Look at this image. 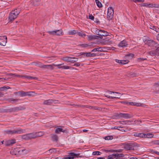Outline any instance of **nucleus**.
<instances>
[{"label":"nucleus","mask_w":159,"mask_h":159,"mask_svg":"<svg viewBox=\"0 0 159 159\" xmlns=\"http://www.w3.org/2000/svg\"><path fill=\"white\" fill-rule=\"evenodd\" d=\"M8 101L11 102L12 103H14L16 102H17L19 100L18 99H15L13 98H10L8 99Z\"/></svg>","instance_id":"obj_29"},{"label":"nucleus","mask_w":159,"mask_h":159,"mask_svg":"<svg viewBox=\"0 0 159 159\" xmlns=\"http://www.w3.org/2000/svg\"><path fill=\"white\" fill-rule=\"evenodd\" d=\"M16 143L15 139H12L8 140L5 142V144L6 146L12 145Z\"/></svg>","instance_id":"obj_11"},{"label":"nucleus","mask_w":159,"mask_h":159,"mask_svg":"<svg viewBox=\"0 0 159 159\" xmlns=\"http://www.w3.org/2000/svg\"><path fill=\"white\" fill-rule=\"evenodd\" d=\"M103 51V49L101 47H99L97 48H95L91 51L92 52H102Z\"/></svg>","instance_id":"obj_27"},{"label":"nucleus","mask_w":159,"mask_h":159,"mask_svg":"<svg viewBox=\"0 0 159 159\" xmlns=\"http://www.w3.org/2000/svg\"><path fill=\"white\" fill-rule=\"evenodd\" d=\"M109 33L107 31L102 30H99L97 32V34L100 36L99 37H101L102 39V36H106L108 35Z\"/></svg>","instance_id":"obj_9"},{"label":"nucleus","mask_w":159,"mask_h":159,"mask_svg":"<svg viewBox=\"0 0 159 159\" xmlns=\"http://www.w3.org/2000/svg\"><path fill=\"white\" fill-rule=\"evenodd\" d=\"M152 143L155 145H159V140L153 141Z\"/></svg>","instance_id":"obj_48"},{"label":"nucleus","mask_w":159,"mask_h":159,"mask_svg":"<svg viewBox=\"0 0 159 159\" xmlns=\"http://www.w3.org/2000/svg\"><path fill=\"white\" fill-rule=\"evenodd\" d=\"M122 128V127H121L120 126H118L117 127H114L111 128V129H117L119 130H121V129Z\"/></svg>","instance_id":"obj_51"},{"label":"nucleus","mask_w":159,"mask_h":159,"mask_svg":"<svg viewBox=\"0 0 159 159\" xmlns=\"http://www.w3.org/2000/svg\"><path fill=\"white\" fill-rule=\"evenodd\" d=\"M41 0H33V3L35 6H37L39 4Z\"/></svg>","instance_id":"obj_33"},{"label":"nucleus","mask_w":159,"mask_h":159,"mask_svg":"<svg viewBox=\"0 0 159 159\" xmlns=\"http://www.w3.org/2000/svg\"><path fill=\"white\" fill-rule=\"evenodd\" d=\"M121 62L120 64L121 65H124L128 63L129 61L128 60H121Z\"/></svg>","instance_id":"obj_40"},{"label":"nucleus","mask_w":159,"mask_h":159,"mask_svg":"<svg viewBox=\"0 0 159 159\" xmlns=\"http://www.w3.org/2000/svg\"><path fill=\"white\" fill-rule=\"evenodd\" d=\"M95 1L98 7L101 8L102 7V4L98 0H95Z\"/></svg>","instance_id":"obj_31"},{"label":"nucleus","mask_w":159,"mask_h":159,"mask_svg":"<svg viewBox=\"0 0 159 159\" xmlns=\"http://www.w3.org/2000/svg\"><path fill=\"white\" fill-rule=\"evenodd\" d=\"M104 151L106 152H115L116 151V150H114V149H105L104 150Z\"/></svg>","instance_id":"obj_42"},{"label":"nucleus","mask_w":159,"mask_h":159,"mask_svg":"<svg viewBox=\"0 0 159 159\" xmlns=\"http://www.w3.org/2000/svg\"><path fill=\"white\" fill-rule=\"evenodd\" d=\"M102 153L99 151H94L92 153V155H100Z\"/></svg>","instance_id":"obj_38"},{"label":"nucleus","mask_w":159,"mask_h":159,"mask_svg":"<svg viewBox=\"0 0 159 159\" xmlns=\"http://www.w3.org/2000/svg\"><path fill=\"white\" fill-rule=\"evenodd\" d=\"M25 129H17L13 130L7 129L4 131L5 134L14 135L16 134H21L25 133Z\"/></svg>","instance_id":"obj_1"},{"label":"nucleus","mask_w":159,"mask_h":159,"mask_svg":"<svg viewBox=\"0 0 159 159\" xmlns=\"http://www.w3.org/2000/svg\"><path fill=\"white\" fill-rule=\"evenodd\" d=\"M145 138H152L154 135L153 134L151 133L145 134Z\"/></svg>","instance_id":"obj_36"},{"label":"nucleus","mask_w":159,"mask_h":159,"mask_svg":"<svg viewBox=\"0 0 159 159\" xmlns=\"http://www.w3.org/2000/svg\"><path fill=\"white\" fill-rule=\"evenodd\" d=\"M79 46H80L81 47L84 48H89V47L91 46V45L87 44L82 43L80 44Z\"/></svg>","instance_id":"obj_30"},{"label":"nucleus","mask_w":159,"mask_h":159,"mask_svg":"<svg viewBox=\"0 0 159 159\" xmlns=\"http://www.w3.org/2000/svg\"><path fill=\"white\" fill-rule=\"evenodd\" d=\"M21 78L25 79H28L29 80H31L32 79L33 80H37V77H32L31 76L26 75H22L21 76Z\"/></svg>","instance_id":"obj_15"},{"label":"nucleus","mask_w":159,"mask_h":159,"mask_svg":"<svg viewBox=\"0 0 159 159\" xmlns=\"http://www.w3.org/2000/svg\"><path fill=\"white\" fill-rule=\"evenodd\" d=\"M52 140L53 141H57L58 139V136L54 134H51Z\"/></svg>","instance_id":"obj_24"},{"label":"nucleus","mask_w":159,"mask_h":159,"mask_svg":"<svg viewBox=\"0 0 159 159\" xmlns=\"http://www.w3.org/2000/svg\"><path fill=\"white\" fill-rule=\"evenodd\" d=\"M28 138H29V139H34L35 138L34 132H33L31 133L28 134Z\"/></svg>","instance_id":"obj_25"},{"label":"nucleus","mask_w":159,"mask_h":159,"mask_svg":"<svg viewBox=\"0 0 159 159\" xmlns=\"http://www.w3.org/2000/svg\"><path fill=\"white\" fill-rule=\"evenodd\" d=\"M35 135V138L42 136L43 135V133L41 132L34 133Z\"/></svg>","instance_id":"obj_32"},{"label":"nucleus","mask_w":159,"mask_h":159,"mask_svg":"<svg viewBox=\"0 0 159 159\" xmlns=\"http://www.w3.org/2000/svg\"><path fill=\"white\" fill-rule=\"evenodd\" d=\"M14 94L16 95H18L20 97H25L27 96H35V93L34 92L24 91L22 90L15 92Z\"/></svg>","instance_id":"obj_2"},{"label":"nucleus","mask_w":159,"mask_h":159,"mask_svg":"<svg viewBox=\"0 0 159 159\" xmlns=\"http://www.w3.org/2000/svg\"><path fill=\"white\" fill-rule=\"evenodd\" d=\"M22 138L23 139L26 140H28L29 139V138H28V134H26L25 135H23L22 136Z\"/></svg>","instance_id":"obj_41"},{"label":"nucleus","mask_w":159,"mask_h":159,"mask_svg":"<svg viewBox=\"0 0 159 159\" xmlns=\"http://www.w3.org/2000/svg\"><path fill=\"white\" fill-rule=\"evenodd\" d=\"M145 134L136 132L134 134V136L135 137H139V138H145Z\"/></svg>","instance_id":"obj_16"},{"label":"nucleus","mask_w":159,"mask_h":159,"mask_svg":"<svg viewBox=\"0 0 159 159\" xmlns=\"http://www.w3.org/2000/svg\"><path fill=\"white\" fill-rule=\"evenodd\" d=\"M56 149H50L49 150V152H50L51 153H54L56 152Z\"/></svg>","instance_id":"obj_56"},{"label":"nucleus","mask_w":159,"mask_h":159,"mask_svg":"<svg viewBox=\"0 0 159 159\" xmlns=\"http://www.w3.org/2000/svg\"><path fill=\"white\" fill-rule=\"evenodd\" d=\"M107 93H109V94H111L112 93H116L117 94H120V93H119L116 92H113L112 91H108Z\"/></svg>","instance_id":"obj_61"},{"label":"nucleus","mask_w":159,"mask_h":159,"mask_svg":"<svg viewBox=\"0 0 159 159\" xmlns=\"http://www.w3.org/2000/svg\"><path fill=\"white\" fill-rule=\"evenodd\" d=\"M94 22L97 24H100V22L99 21L98 19L96 18H95V20L94 19Z\"/></svg>","instance_id":"obj_60"},{"label":"nucleus","mask_w":159,"mask_h":159,"mask_svg":"<svg viewBox=\"0 0 159 159\" xmlns=\"http://www.w3.org/2000/svg\"><path fill=\"white\" fill-rule=\"evenodd\" d=\"M113 139V137L111 136H108L105 137V139L106 140H111Z\"/></svg>","instance_id":"obj_43"},{"label":"nucleus","mask_w":159,"mask_h":159,"mask_svg":"<svg viewBox=\"0 0 159 159\" xmlns=\"http://www.w3.org/2000/svg\"><path fill=\"white\" fill-rule=\"evenodd\" d=\"M74 106L75 107H85V106L84 105H74Z\"/></svg>","instance_id":"obj_59"},{"label":"nucleus","mask_w":159,"mask_h":159,"mask_svg":"<svg viewBox=\"0 0 159 159\" xmlns=\"http://www.w3.org/2000/svg\"><path fill=\"white\" fill-rule=\"evenodd\" d=\"M66 130H63V129L61 128H57L55 130V133L56 134H60V133L61 132L63 133L66 132Z\"/></svg>","instance_id":"obj_20"},{"label":"nucleus","mask_w":159,"mask_h":159,"mask_svg":"<svg viewBox=\"0 0 159 159\" xmlns=\"http://www.w3.org/2000/svg\"><path fill=\"white\" fill-rule=\"evenodd\" d=\"M138 60H139V61H143L144 60H147V59H146V58L144 59V58H141L140 57V58H138Z\"/></svg>","instance_id":"obj_63"},{"label":"nucleus","mask_w":159,"mask_h":159,"mask_svg":"<svg viewBox=\"0 0 159 159\" xmlns=\"http://www.w3.org/2000/svg\"><path fill=\"white\" fill-rule=\"evenodd\" d=\"M152 3H149L148 4L147 3H142L141 4V7H144L148 8H152Z\"/></svg>","instance_id":"obj_19"},{"label":"nucleus","mask_w":159,"mask_h":159,"mask_svg":"<svg viewBox=\"0 0 159 159\" xmlns=\"http://www.w3.org/2000/svg\"><path fill=\"white\" fill-rule=\"evenodd\" d=\"M135 146L136 145L134 143H128L124 145V148L127 150H133L134 149V148Z\"/></svg>","instance_id":"obj_6"},{"label":"nucleus","mask_w":159,"mask_h":159,"mask_svg":"<svg viewBox=\"0 0 159 159\" xmlns=\"http://www.w3.org/2000/svg\"><path fill=\"white\" fill-rule=\"evenodd\" d=\"M59 68H62L65 69H70V66H62L60 67H58Z\"/></svg>","instance_id":"obj_47"},{"label":"nucleus","mask_w":159,"mask_h":159,"mask_svg":"<svg viewBox=\"0 0 159 159\" xmlns=\"http://www.w3.org/2000/svg\"><path fill=\"white\" fill-rule=\"evenodd\" d=\"M48 33L51 35H55L56 34L55 30L52 31H48Z\"/></svg>","instance_id":"obj_52"},{"label":"nucleus","mask_w":159,"mask_h":159,"mask_svg":"<svg viewBox=\"0 0 159 159\" xmlns=\"http://www.w3.org/2000/svg\"><path fill=\"white\" fill-rule=\"evenodd\" d=\"M40 67L41 68H44V69H50L51 70H53L54 68L51 65H43L41 66Z\"/></svg>","instance_id":"obj_14"},{"label":"nucleus","mask_w":159,"mask_h":159,"mask_svg":"<svg viewBox=\"0 0 159 159\" xmlns=\"http://www.w3.org/2000/svg\"><path fill=\"white\" fill-rule=\"evenodd\" d=\"M114 116L117 118H130V115L128 113H119L116 114Z\"/></svg>","instance_id":"obj_5"},{"label":"nucleus","mask_w":159,"mask_h":159,"mask_svg":"<svg viewBox=\"0 0 159 159\" xmlns=\"http://www.w3.org/2000/svg\"><path fill=\"white\" fill-rule=\"evenodd\" d=\"M128 45V42L126 41V40L125 39L120 42L119 44L118 45V47L120 48H124L127 47Z\"/></svg>","instance_id":"obj_10"},{"label":"nucleus","mask_w":159,"mask_h":159,"mask_svg":"<svg viewBox=\"0 0 159 159\" xmlns=\"http://www.w3.org/2000/svg\"><path fill=\"white\" fill-rule=\"evenodd\" d=\"M152 7H155L159 8V4H153L152 3Z\"/></svg>","instance_id":"obj_53"},{"label":"nucleus","mask_w":159,"mask_h":159,"mask_svg":"<svg viewBox=\"0 0 159 159\" xmlns=\"http://www.w3.org/2000/svg\"><path fill=\"white\" fill-rule=\"evenodd\" d=\"M72 58H73V59H76V60H71L70 59V62L71 63H75V62H76L78 61V58H76L75 57H72Z\"/></svg>","instance_id":"obj_50"},{"label":"nucleus","mask_w":159,"mask_h":159,"mask_svg":"<svg viewBox=\"0 0 159 159\" xmlns=\"http://www.w3.org/2000/svg\"><path fill=\"white\" fill-rule=\"evenodd\" d=\"M149 55L152 56H157L156 54V51L155 50H151L149 52Z\"/></svg>","instance_id":"obj_26"},{"label":"nucleus","mask_w":159,"mask_h":159,"mask_svg":"<svg viewBox=\"0 0 159 159\" xmlns=\"http://www.w3.org/2000/svg\"><path fill=\"white\" fill-rule=\"evenodd\" d=\"M81 66V64L76 63L74 64L72 66H75L78 67V66Z\"/></svg>","instance_id":"obj_62"},{"label":"nucleus","mask_w":159,"mask_h":159,"mask_svg":"<svg viewBox=\"0 0 159 159\" xmlns=\"http://www.w3.org/2000/svg\"><path fill=\"white\" fill-rule=\"evenodd\" d=\"M114 11L113 9L111 7H109L108 9L107 18L108 20H110L113 17Z\"/></svg>","instance_id":"obj_4"},{"label":"nucleus","mask_w":159,"mask_h":159,"mask_svg":"<svg viewBox=\"0 0 159 159\" xmlns=\"http://www.w3.org/2000/svg\"><path fill=\"white\" fill-rule=\"evenodd\" d=\"M3 112H14V110H13V108L7 109H5L4 110Z\"/></svg>","instance_id":"obj_34"},{"label":"nucleus","mask_w":159,"mask_h":159,"mask_svg":"<svg viewBox=\"0 0 159 159\" xmlns=\"http://www.w3.org/2000/svg\"><path fill=\"white\" fill-rule=\"evenodd\" d=\"M77 34L79 36L83 37H85L86 35L85 33L83 32L82 31L79 32H77Z\"/></svg>","instance_id":"obj_37"},{"label":"nucleus","mask_w":159,"mask_h":159,"mask_svg":"<svg viewBox=\"0 0 159 159\" xmlns=\"http://www.w3.org/2000/svg\"><path fill=\"white\" fill-rule=\"evenodd\" d=\"M18 148H16L14 149L15 150L18 151V153L21 154V152L23 153L24 151H27L25 149H20V150H18Z\"/></svg>","instance_id":"obj_39"},{"label":"nucleus","mask_w":159,"mask_h":159,"mask_svg":"<svg viewBox=\"0 0 159 159\" xmlns=\"http://www.w3.org/2000/svg\"><path fill=\"white\" fill-rule=\"evenodd\" d=\"M67 157H64L61 159H73L76 157H81L80 153H75L73 152H70L68 153Z\"/></svg>","instance_id":"obj_3"},{"label":"nucleus","mask_w":159,"mask_h":159,"mask_svg":"<svg viewBox=\"0 0 159 159\" xmlns=\"http://www.w3.org/2000/svg\"><path fill=\"white\" fill-rule=\"evenodd\" d=\"M134 103H134V106H141L142 104H140V103H136V102H135Z\"/></svg>","instance_id":"obj_64"},{"label":"nucleus","mask_w":159,"mask_h":159,"mask_svg":"<svg viewBox=\"0 0 159 159\" xmlns=\"http://www.w3.org/2000/svg\"><path fill=\"white\" fill-rule=\"evenodd\" d=\"M12 15H11V12L9 14V19L10 21L11 22L13 21L17 17V16L14 14H12Z\"/></svg>","instance_id":"obj_17"},{"label":"nucleus","mask_w":159,"mask_h":159,"mask_svg":"<svg viewBox=\"0 0 159 159\" xmlns=\"http://www.w3.org/2000/svg\"><path fill=\"white\" fill-rule=\"evenodd\" d=\"M76 34H77V31L75 30H70L68 33V34L70 35H74Z\"/></svg>","instance_id":"obj_28"},{"label":"nucleus","mask_w":159,"mask_h":159,"mask_svg":"<svg viewBox=\"0 0 159 159\" xmlns=\"http://www.w3.org/2000/svg\"><path fill=\"white\" fill-rule=\"evenodd\" d=\"M80 55H83L85 54L86 57H94L97 56L101 55V53L99 54L98 53H91V52H80Z\"/></svg>","instance_id":"obj_7"},{"label":"nucleus","mask_w":159,"mask_h":159,"mask_svg":"<svg viewBox=\"0 0 159 159\" xmlns=\"http://www.w3.org/2000/svg\"><path fill=\"white\" fill-rule=\"evenodd\" d=\"M147 43L148 45L150 47H156V46L157 44V43L153 40H148L147 41Z\"/></svg>","instance_id":"obj_8"},{"label":"nucleus","mask_w":159,"mask_h":159,"mask_svg":"<svg viewBox=\"0 0 159 159\" xmlns=\"http://www.w3.org/2000/svg\"><path fill=\"white\" fill-rule=\"evenodd\" d=\"M89 19L91 20H94V17L92 14H89Z\"/></svg>","instance_id":"obj_55"},{"label":"nucleus","mask_w":159,"mask_h":159,"mask_svg":"<svg viewBox=\"0 0 159 159\" xmlns=\"http://www.w3.org/2000/svg\"><path fill=\"white\" fill-rule=\"evenodd\" d=\"M11 15L12 14L15 15L17 16L20 13V11L19 10H18L17 9H15L14 11H12L11 12Z\"/></svg>","instance_id":"obj_21"},{"label":"nucleus","mask_w":159,"mask_h":159,"mask_svg":"<svg viewBox=\"0 0 159 159\" xmlns=\"http://www.w3.org/2000/svg\"><path fill=\"white\" fill-rule=\"evenodd\" d=\"M56 35L58 36L62 35H63L64 33L62 30H55Z\"/></svg>","instance_id":"obj_22"},{"label":"nucleus","mask_w":159,"mask_h":159,"mask_svg":"<svg viewBox=\"0 0 159 159\" xmlns=\"http://www.w3.org/2000/svg\"><path fill=\"white\" fill-rule=\"evenodd\" d=\"M102 108L101 107H98L96 106H93V110H97L100 111H101L102 110Z\"/></svg>","instance_id":"obj_44"},{"label":"nucleus","mask_w":159,"mask_h":159,"mask_svg":"<svg viewBox=\"0 0 159 159\" xmlns=\"http://www.w3.org/2000/svg\"><path fill=\"white\" fill-rule=\"evenodd\" d=\"M149 28L154 31L159 33V28L155 26L150 25Z\"/></svg>","instance_id":"obj_18"},{"label":"nucleus","mask_w":159,"mask_h":159,"mask_svg":"<svg viewBox=\"0 0 159 159\" xmlns=\"http://www.w3.org/2000/svg\"><path fill=\"white\" fill-rule=\"evenodd\" d=\"M155 51L157 56H159V47L157 48Z\"/></svg>","instance_id":"obj_58"},{"label":"nucleus","mask_w":159,"mask_h":159,"mask_svg":"<svg viewBox=\"0 0 159 159\" xmlns=\"http://www.w3.org/2000/svg\"><path fill=\"white\" fill-rule=\"evenodd\" d=\"M106 97L109 98L114 99V98H120V97H114V96H111L108 95H107Z\"/></svg>","instance_id":"obj_45"},{"label":"nucleus","mask_w":159,"mask_h":159,"mask_svg":"<svg viewBox=\"0 0 159 159\" xmlns=\"http://www.w3.org/2000/svg\"><path fill=\"white\" fill-rule=\"evenodd\" d=\"M71 59H72V57H63L61 58L62 60L67 62H70Z\"/></svg>","instance_id":"obj_23"},{"label":"nucleus","mask_w":159,"mask_h":159,"mask_svg":"<svg viewBox=\"0 0 159 159\" xmlns=\"http://www.w3.org/2000/svg\"><path fill=\"white\" fill-rule=\"evenodd\" d=\"M134 54L132 53H129L128 54H127L126 55V57H134Z\"/></svg>","instance_id":"obj_57"},{"label":"nucleus","mask_w":159,"mask_h":159,"mask_svg":"<svg viewBox=\"0 0 159 159\" xmlns=\"http://www.w3.org/2000/svg\"><path fill=\"white\" fill-rule=\"evenodd\" d=\"M13 110L14 112L18 111L20 110H21V109L19 107H13Z\"/></svg>","instance_id":"obj_49"},{"label":"nucleus","mask_w":159,"mask_h":159,"mask_svg":"<svg viewBox=\"0 0 159 159\" xmlns=\"http://www.w3.org/2000/svg\"><path fill=\"white\" fill-rule=\"evenodd\" d=\"M58 101L57 100H53V99H49L48 100H46L44 101L43 104L45 105H50L52 104L55 102H58Z\"/></svg>","instance_id":"obj_13"},{"label":"nucleus","mask_w":159,"mask_h":159,"mask_svg":"<svg viewBox=\"0 0 159 159\" xmlns=\"http://www.w3.org/2000/svg\"><path fill=\"white\" fill-rule=\"evenodd\" d=\"M87 39L89 41H91L94 39H102V38L101 37H99L97 35H87Z\"/></svg>","instance_id":"obj_12"},{"label":"nucleus","mask_w":159,"mask_h":159,"mask_svg":"<svg viewBox=\"0 0 159 159\" xmlns=\"http://www.w3.org/2000/svg\"><path fill=\"white\" fill-rule=\"evenodd\" d=\"M104 42L107 44H110L112 43V41L111 40L109 39L108 38L105 39L104 40Z\"/></svg>","instance_id":"obj_35"},{"label":"nucleus","mask_w":159,"mask_h":159,"mask_svg":"<svg viewBox=\"0 0 159 159\" xmlns=\"http://www.w3.org/2000/svg\"><path fill=\"white\" fill-rule=\"evenodd\" d=\"M133 1L135 3L141 2H144V0H133Z\"/></svg>","instance_id":"obj_54"},{"label":"nucleus","mask_w":159,"mask_h":159,"mask_svg":"<svg viewBox=\"0 0 159 159\" xmlns=\"http://www.w3.org/2000/svg\"><path fill=\"white\" fill-rule=\"evenodd\" d=\"M14 75H16V77H18L20 78H21V76H22V75H17L16 74L9 73L7 74V75L9 76H13Z\"/></svg>","instance_id":"obj_46"}]
</instances>
